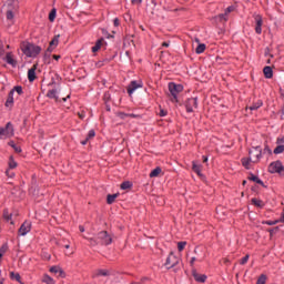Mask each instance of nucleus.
Wrapping results in <instances>:
<instances>
[{"label": "nucleus", "instance_id": "1", "mask_svg": "<svg viewBox=\"0 0 284 284\" xmlns=\"http://www.w3.org/2000/svg\"><path fill=\"white\" fill-rule=\"evenodd\" d=\"M20 50L23 52V54H26V57L29 58H36L39 57V54H41V47L30 42H22L20 44Z\"/></svg>", "mask_w": 284, "mask_h": 284}, {"label": "nucleus", "instance_id": "2", "mask_svg": "<svg viewBox=\"0 0 284 284\" xmlns=\"http://www.w3.org/2000/svg\"><path fill=\"white\" fill-rule=\"evenodd\" d=\"M169 91L172 103H179V94L183 92V85L171 82L169 83Z\"/></svg>", "mask_w": 284, "mask_h": 284}, {"label": "nucleus", "instance_id": "3", "mask_svg": "<svg viewBox=\"0 0 284 284\" xmlns=\"http://www.w3.org/2000/svg\"><path fill=\"white\" fill-rule=\"evenodd\" d=\"M256 152L255 153V158H243L242 161V165L243 168H245V170H250V163H258V161H261V156H263V151L261 150V146H256L255 148Z\"/></svg>", "mask_w": 284, "mask_h": 284}, {"label": "nucleus", "instance_id": "4", "mask_svg": "<svg viewBox=\"0 0 284 284\" xmlns=\"http://www.w3.org/2000/svg\"><path fill=\"white\" fill-rule=\"evenodd\" d=\"M98 241H100L101 245H112L114 235L108 233V231H100L98 233Z\"/></svg>", "mask_w": 284, "mask_h": 284}, {"label": "nucleus", "instance_id": "5", "mask_svg": "<svg viewBox=\"0 0 284 284\" xmlns=\"http://www.w3.org/2000/svg\"><path fill=\"white\" fill-rule=\"evenodd\" d=\"M268 172L271 174H284V166H283V162L281 161H275V162H272L270 165H268Z\"/></svg>", "mask_w": 284, "mask_h": 284}, {"label": "nucleus", "instance_id": "6", "mask_svg": "<svg viewBox=\"0 0 284 284\" xmlns=\"http://www.w3.org/2000/svg\"><path fill=\"white\" fill-rule=\"evenodd\" d=\"M179 261L180 260L179 257H176V255H174V252H170L164 263V266L166 267V270H172V267H176V265L179 264Z\"/></svg>", "mask_w": 284, "mask_h": 284}, {"label": "nucleus", "instance_id": "7", "mask_svg": "<svg viewBox=\"0 0 284 284\" xmlns=\"http://www.w3.org/2000/svg\"><path fill=\"white\" fill-rule=\"evenodd\" d=\"M2 136H14L12 122H8L4 128L0 126V139H2Z\"/></svg>", "mask_w": 284, "mask_h": 284}, {"label": "nucleus", "instance_id": "8", "mask_svg": "<svg viewBox=\"0 0 284 284\" xmlns=\"http://www.w3.org/2000/svg\"><path fill=\"white\" fill-rule=\"evenodd\" d=\"M3 8L6 11L17 12L19 10V0H8Z\"/></svg>", "mask_w": 284, "mask_h": 284}, {"label": "nucleus", "instance_id": "9", "mask_svg": "<svg viewBox=\"0 0 284 284\" xmlns=\"http://www.w3.org/2000/svg\"><path fill=\"white\" fill-rule=\"evenodd\" d=\"M192 276L196 283H205L207 281V275L205 274H199L196 272V268H192Z\"/></svg>", "mask_w": 284, "mask_h": 284}, {"label": "nucleus", "instance_id": "10", "mask_svg": "<svg viewBox=\"0 0 284 284\" xmlns=\"http://www.w3.org/2000/svg\"><path fill=\"white\" fill-rule=\"evenodd\" d=\"M29 193L32 196H39V185L37 184V178L32 176L31 186L29 189Z\"/></svg>", "mask_w": 284, "mask_h": 284}, {"label": "nucleus", "instance_id": "11", "mask_svg": "<svg viewBox=\"0 0 284 284\" xmlns=\"http://www.w3.org/2000/svg\"><path fill=\"white\" fill-rule=\"evenodd\" d=\"M30 230H32V224L28 221L23 222V224L19 229L20 236H26V234H28Z\"/></svg>", "mask_w": 284, "mask_h": 284}, {"label": "nucleus", "instance_id": "12", "mask_svg": "<svg viewBox=\"0 0 284 284\" xmlns=\"http://www.w3.org/2000/svg\"><path fill=\"white\" fill-rule=\"evenodd\" d=\"M255 32L256 34H261L263 32V17L261 14L255 16Z\"/></svg>", "mask_w": 284, "mask_h": 284}, {"label": "nucleus", "instance_id": "13", "mask_svg": "<svg viewBox=\"0 0 284 284\" xmlns=\"http://www.w3.org/2000/svg\"><path fill=\"white\" fill-rule=\"evenodd\" d=\"M197 101H199V99H196V98H190L187 101H186V104H185V106H186V112H194V110L192 109V105H193V108H197Z\"/></svg>", "mask_w": 284, "mask_h": 284}, {"label": "nucleus", "instance_id": "14", "mask_svg": "<svg viewBox=\"0 0 284 284\" xmlns=\"http://www.w3.org/2000/svg\"><path fill=\"white\" fill-rule=\"evenodd\" d=\"M138 88H143V83H139L136 81H131V83L128 87V94H132L134 90H138Z\"/></svg>", "mask_w": 284, "mask_h": 284}, {"label": "nucleus", "instance_id": "15", "mask_svg": "<svg viewBox=\"0 0 284 284\" xmlns=\"http://www.w3.org/2000/svg\"><path fill=\"white\" fill-rule=\"evenodd\" d=\"M37 65L38 64H33V67L28 71V80L30 81V83H32L37 79Z\"/></svg>", "mask_w": 284, "mask_h": 284}, {"label": "nucleus", "instance_id": "16", "mask_svg": "<svg viewBox=\"0 0 284 284\" xmlns=\"http://www.w3.org/2000/svg\"><path fill=\"white\" fill-rule=\"evenodd\" d=\"M247 179L248 181H253L254 183H257V185H262V187H267V185H265V183L262 182V180L258 179V176L254 175L253 173H250Z\"/></svg>", "mask_w": 284, "mask_h": 284}, {"label": "nucleus", "instance_id": "17", "mask_svg": "<svg viewBox=\"0 0 284 284\" xmlns=\"http://www.w3.org/2000/svg\"><path fill=\"white\" fill-rule=\"evenodd\" d=\"M146 10L151 14H154V11L156 10V1L154 0H149L146 3Z\"/></svg>", "mask_w": 284, "mask_h": 284}, {"label": "nucleus", "instance_id": "18", "mask_svg": "<svg viewBox=\"0 0 284 284\" xmlns=\"http://www.w3.org/2000/svg\"><path fill=\"white\" fill-rule=\"evenodd\" d=\"M4 61L9 63V65H12V68H17V60L12 58V53L8 52L7 55L4 57Z\"/></svg>", "mask_w": 284, "mask_h": 284}, {"label": "nucleus", "instance_id": "19", "mask_svg": "<svg viewBox=\"0 0 284 284\" xmlns=\"http://www.w3.org/2000/svg\"><path fill=\"white\" fill-rule=\"evenodd\" d=\"M50 272L52 274H59V276H61V278H64V276H65V272H63L62 268L59 266H51Z\"/></svg>", "mask_w": 284, "mask_h": 284}, {"label": "nucleus", "instance_id": "20", "mask_svg": "<svg viewBox=\"0 0 284 284\" xmlns=\"http://www.w3.org/2000/svg\"><path fill=\"white\" fill-rule=\"evenodd\" d=\"M14 103V90H11L8 94V99L6 101V108H10Z\"/></svg>", "mask_w": 284, "mask_h": 284}, {"label": "nucleus", "instance_id": "21", "mask_svg": "<svg viewBox=\"0 0 284 284\" xmlns=\"http://www.w3.org/2000/svg\"><path fill=\"white\" fill-rule=\"evenodd\" d=\"M263 72L265 79H272V77H274V71L272 70V67H264Z\"/></svg>", "mask_w": 284, "mask_h": 284}, {"label": "nucleus", "instance_id": "22", "mask_svg": "<svg viewBox=\"0 0 284 284\" xmlns=\"http://www.w3.org/2000/svg\"><path fill=\"white\" fill-rule=\"evenodd\" d=\"M251 203H252V205H255V207H260V209L265 207V203L262 200H258L256 197H253L251 200Z\"/></svg>", "mask_w": 284, "mask_h": 284}, {"label": "nucleus", "instance_id": "23", "mask_svg": "<svg viewBox=\"0 0 284 284\" xmlns=\"http://www.w3.org/2000/svg\"><path fill=\"white\" fill-rule=\"evenodd\" d=\"M118 197H119V193L106 195L108 205H112V203H114V201H116Z\"/></svg>", "mask_w": 284, "mask_h": 284}, {"label": "nucleus", "instance_id": "24", "mask_svg": "<svg viewBox=\"0 0 284 284\" xmlns=\"http://www.w3.org/2000/svg\"><path fill=\"white\" fill-rule=\"evenodd\" d=\"M104 39L101 38L95 42V45L92 47V52H99L101 50V47L103 45Z\"/></svg>", "mask_w": 284, "mask_h": 284}, {"label": "nucleus", "instance_id": "25", "mask_svg": "<svg viewBox=\"0 0 284 284\" xmlns=\"http://www.w3.org/2000/svg\"><path fill=\"white\" fill-rule=\"evenodd\" d=\"M215 21H219V23H223V21H227V13H220L214 17Z\"/></svg>", "mask_w": 284, "mask_h": 284}, {"label": "nucleus", "instance_id": "26", "mask_svg": "<svg viewBox=\"0 0 284 284\" xmlns=\"http://www.w3.org/2000/svg\"><path fill=\"white\" fill-rule=\"evenodd\" d=\"M47 97L49 99H54L55 101H59V97L57 95V90L55 89L49 90L48 93H47Z\"/></svg>", "mask_w": 284, "mask_h": 284}, {"label": "nucleus", "instance_id": "27", "mask_svg": "<svg viewBox=\"0 0 284 284\" xmlns=\"http://www.w3.org/2000/svg\"><path fill=\"white\" fill-rule=\"evenodd\" d=\"M10 278L11 281H17L18 283L23 284V282H21V275L19 273L10 272Z\"/></svg>", "mask_w": 284, "mask_h": 284}, {"label": "nucleus", "instance_id": "28", "mask_svg": "<svg viewBox=\"0 0 284 284\" xmlns=\"http://www.w3.org/2000/svg\"><path fill=\"white\" fill-rule=\"evenodd\" d=\"M263 106V101H257L255 103H253L251 106L246 108V110H258V108H262Z\"/></svg>", "mask_w": 284, "mask_h": 284}, {"label": "nucleus", "instance_id": "29", "mask_svg": "<svg viewBox=\"0 0 284 284\" xmlns=\"http://www.w3.org/2000/svg\"><path fill=\"white\" fill-rule=\"evenodd\" d=\"M83 239H87V241H89L90 247H97V245H99V241L94 237L83 236Z\"/></svg>", "mask_w": 284, "mask_h": 284}, {"label": "nucleus", "instance_id": "30", "mask_svg": "<svg viewBox=\"0 0 284 284\" xmlns=\"http://www.w3.org/2000/svg\"><path fill=\"white\" fill-rule=\"evenodd\" d=\"M161 172H162L161 166H158L153 171H151L150 178L154 179V178L159 176V174H161Z\"/></svg>", "mask_w": 284, "mask_h": 284}, {"label": "nucleus", "instance_id": "31", "mask_svg": "<svg viewBox=\"0 0 284 284\" xmlns=\"http://www.w3.org/2000/svg\"><path fill=\"white\" fill-rule=\"evenodd\" d=\"M192 170L193 172H196L197 176L203 178V174L201 173V166L196 165V162H193Z\"/></svg>", "mask_w": 284, "mask_h": 284}, {"label": "nucleus", "instance_id": "32", "mask_svg": "<svg viewBox=\"0 0 284 284\" xmlns=\"http://www.w3.org/2000/svg\"><path fill=\"white\" fill-rule=\"evenodd\" d=\"M42 283L54 284V278H52L50 275L45 274L42 278Z\"/></svg>", "mask_w": 284, "mask_h": 284}, {"label": "nucleus", "instance_id": "33", "mask_svg": "<svg viewBox=\"0 0 284 284\" xmlns=\"http://www.w3.org/2000/svg\"><path fill=\"white\" fill-rule=\"evenodd\" d=\"M267 283V275L261 274L256 281V284H265Z\"/></svg>", "mask_w": 284, "mask_h": 284}, {"label": "nucleus", "instance_id": "34", "mask_svg": "<svg viewBox=\"0 0 284 284\" xmlns=\"http://www.w3.org/2000/svg\"><path fill=\"white\" fill-rule=\"evenodd\" d=\"M205 43L199 44L195 49L196 54H203V52H205Z\"/></svg>", "mask_w": 284, "mask_h": 284}, {"label": "nucleus", "instance_id": "35", "mask_svg": "<svg viewBox=\"0 0 284 284\" xmlns=\"http://www.w3.org/2000/svg\"><path fill=\"white\" fill-rule=\"evenodd\" d=\"M8 145H10V148H12L14 150V152H17V154H20L21 152V146H17V144L14 143V141H10L8 143Z\"/></svg>", "mask_w": 284, "mask_h": 284}, {"label": "nucleus", "instance_id": "36", "mask_svg": "<svg viewBox=\"0 0 284 284\" xmlns=\"http://www.w3.org/2000/svg\"><path fill=\"white\" fill-rule=\"evenodd\" d=\"M60 34H57L53 37V39L50 41L49 45H53L57 48V45H59V39H60Z\"/></svg>", "mask_w": 284, "mask_h": 284}, {"label": "nucleus", "instance_id": "37", "mask_svg": "<svg viewBox=\"0 0 284 284\" xmlns=\"http://www.w3.org/2000/svg\"><path fill=\"white\" fill-rule=\"evenodd\" d=\"M274 154H283L284 153V144H280L277 145L274 151H273Z\"/></svg>", "mask_w": 284, "mask_h": 284}, {"label": "nucleus", "instance_id": "38", "mask_svg": "<svg viewBox=\"0 0 284 284\" xmlns=\"http://www.w3.org/2000/svg\"><path fill=\"white\" fill-rule=\"evenodd\" d=\"M95 276H110V272L108 270H98Z\"/></svg>", "mask_w": 284, "mask_h": 284}, {"label": "nucleus", "instance_id": "39", "mask_svg": "<svg viewBox=\"0 0 284 284\" xmlns=\"http://www.w3.org/2000/svg\"><path fill=\"white\" fill-rule=\"evenodd\" d=\"M13 215H14V213L9 214L8 209H4L3 219H6V221H11Z\"/></svg>", "mask_w": 284, "mask_h": 284}, {"label": "nucleus", "instance_id": "40", "mask_svg": "<svg viewBox=\"0 0 284 284\" xmlns=\"http://www.w3.org/2000/svg\"><path fill=\"white\" fill-rule=\"evenodd\" d=\"M121 190H130L132 187V182L125 181L120 185Z\"/></svg>", "mask_w": 284, "mask_h": 284}, {"label": "nucleus", "instance_id": "41", "mask_svg": "<svg viewBox=\"0 0 284 284\" xmlns=\"http://www.w3.org/2000/svg\"><path fill=\"white\" fill-rule=\"evenodd\" d=\"M9 168L10 170H14V168H17V162H14V156H10L9 158Z\"/></svg>", "mask_w": 284, "mask_h": 284}, {"label": "nucleus", "instance_id": "42", "mask_svg": "<svg viewBox=\"0 0 284 284\" xmlns=\"http://www.w3.org/2000/svg\"><path fill=\"white\" fill-rule=\"evenodd\" d=\"M17 11H6V17H7V20L8 21H12V19H14V13H16Z\"/></svg>", "mask_w": 284, "mask_h": 284}, {"label": "nucleus", "instance_id": "43", "mask_svg": "<svg viewBox=\"0 0 284 284\" xmlns=\"http://www.w3.org/2000/svg\"><path fill=\"white\" fill-rule=\"evenodd\" d=\"M123 63H130V51H125V53L122 55Z\"/></svg>", "mask_w": 284, "mask_h": 284}, {"label": "nucleus", "instance_id": "44", "mask_svg": "<svg viewBox=\"0 0 284 284\" xmlns=\"http://www.w3.org/2000/svg\"><path fill=\"white\" fill-rule=\"evenodd\" d=\"M57 19V9H52L49 14V21H54Z\"/></svg>", "mask_w": 284, "mask_h": 284}, {"label": "nucleus", "instance_id": "45", "mask_svg": "<svg viewBox=\"0 0 284 284\" xmlns=\"http://www.w3.org/2000/svg\"><path fill=\"white\" fill-rule=\"evenodd\" d=\"M187 245V242H179L178 243V250L179 252H183L185 250V246Z\"/></svg>", "mask_w": 284, "mask_h": 284}, {"label": "nucleus", "instance_id": "46", "mask_svg": "<svg viewBox=\"0 0 284 284\" xmlns=\"http://www.w3.org/2000/svg\"><path fill=\"white\" fill-rule=\"evenodd\" d=\"M8 252V244H3L0 248V258H3V254Z\"/></svg>", "mask_w": 284, "mask_h": 284}, {"label": "nucleus", "instance_id": "47", "mask_svg": "<svg viewBox=\"0 0 284 284\" xmlns=\"http://www.w3.org/2000/svg\"><path fill=\"white\" fill-rule=\"evenodd\" d=\"M13 92H17L19 95L23 94V87L17 85L13 89Z\"/></svg>", "mask_w": 284, "mask_h": 284}, {"label": "nucleus", "instance_id": "48", "mask_svg": "<svg viewBox=\"0 0 284 284\" xmlns=\"http://www.w3.org/2000/svg\"><path fill=\"white\" fill-rule=\"evenodd\" d=\"M278 230H280L278 226H275L273 229H268L271 239H272V236H274V234H276V232H278Z\"/></svg>", "mask_w": 284, "mask_h": 284}, {"label": "nucleus", "instance_id": "49", "mask_svg": "<svg viewBox=\"0 0 284 284\" xmlns=\"http://www.w3.org/2000/svg\"><path fill=\"white\" fill-rule=\"evenodd\" d=\"M94 136H97V132H94V130H90L87 135V139L90 141V139H94Z\"/></svg>", "mask_w": 284, "mask_h": 284}, {"label": "nucleus", "instance_id": "50", "mask_svg": "<svg viewBox=\"0 0 284 284\" xmlns=\"http://www.w3.org/2000/svg\"><path fill=\"white\" fill-rule=\"evenodd\" d=\"M247 261H250V254H246L240 262L241 265H245V263H247Z\"/></svg>", "mask_w": 284, "mask_h": 284}, {"label": "nucleus", "instance_id": "51", "mask_svg": "<svg viewBox=\"0 0 284 284\" xmlns=\"http://www.w3.org/2000/svg\"><path fill=\"white\" fill-rule=\"evenodd\" d=\"M231 12H234V7L231 6L229 8L225 9L224 13L229 17Z\"/></svg>", "mask_w": 284, "mask_h": 284}, {"label": "nucleus", "instance_id": "52", "mask_svg": "<svg viewBox=\"0 0 284 284\" xmlns=\"http://www.w3.org/2000/svg\"><path fill=\"white\" fill-rule=\"evenodd\" d=\"M265 223V225H276V223H281L280 220H275V221H266V222H263Z\"/></svg>", "mask_w": 284, "mask_h": 284}, {"label": "nucleus", "instance_id": "53", "mask_svg": "<svg viewBox=\"0 0 284 284\" xmlns=\"http://www.w3.org/2000/svg\"><path fill=\"white\" fill-rule=\"evenodd\" d=\"M116 116H119L120 119L124 120V119H128V113L118 112Z\"/></svg>", "mask_w": 284, "mask_h": 284}, {"label": "nucleus", "instance_id": "54", "mask_svg": "<svg viewBox=\"0 0 284 284\" xmlns=\"http://www.w3.org/2000/svg\"><path fill=\"white\" fill-rule=\"evenodd\" d=\"M131 3L133 6H141V3H143V0H131Z\"/></svg>", "mask_w": 284, "mask_h": 284}, {"label": "nucleus", "instance_id": "55", "mask_svg": "<svg viewBox=\"0 0 284 284\" xmlns=\"http://www.w3.org/2000/svg\"><path fill=\"white\" fill-rule=\"evenodd\" d=\"M43 59L44 61H50V52L45 51Z\"/></svg>", "mask_w": 284, "mask_h": 284}, {"label": "nucleus", "instance_id": "56", "mask_svg": "<svg viewBox=\"0 0 284 284\" xmlns=\"http://www.w3.org/2000/svg\"><path fill=\"white\" fill-rule=\"evenodd\" d=\"M113 24L115 26V28H119V26H121L119 18H115L113 20Z\"/></svg>", "mask_w": 284, "mask_h": 284}, {"label": "nucleus", "instance_id": "57", "mask_svg": "<svg viewBox=\"0 0 284 284\" xmlns=\"http://www.w3.org/2000/svg\"><path fill=\"white\" fill-rule=\"evenodd\" d=\"M159 115L160 116H166L168 115V111L161 109Z\"/></svg>", "mask_w": 284, "mask_h": 284}, {"label": "nucleus", "instance_id": "58", "mask_svg": "<svg viewBox=\"0 0 284 284\" xmlns=\"http://www.w3.org/2000/svg\"><path fill=\"white\" fill-rule=\"evenodd\" d=\"M54 48L57 47H53L52 44H49L48 49H47V52H54Z\"/></svg>", "mask_w": 284, "mask_h": 284}, {"label": "nucleus", "instance_id": "59", "mask_svg": "<svg viewBox=\"0 0 284 284\" xmlns=\"http://www.w3.org/2000/svg\"><path fill=\"white\" fill-rule=\"evenodd\" d=\"M108 101H110V94L109 93H104V102L108 103Z\"/></svg>", "mask_w": 284, "mask_h": 284}, {"label": "nucleus", "instance_id": "60", "mask_svg": "<svg viewBox=\"0 0 284 284\" xmlns=\"http://www.w3.org/2000/svg\"><path fill=\"white\" fill-rule=\"evenodd\" d=\"M196 262V257H192L190 261L191 267H194V263Z\"/></svg>", "mask_w": 284, "mask_h": 284}, {"label": "nucleus", "instance_id": "61", "mask_svg": "<svg viewBox=\"0 0 284 284\" xmlns=\"http://www.w3.org/2000/svg\"><path fill=\"white\" fill-rule=\"evenodd\" d=\"M276 143H278V144L284 143V136L283 138H278Z\"/></svg>", "mask_w": 284, "mask_h": 284}, {"label": "nucleus", "instance_id": "62", "mask_svg": "<svg viewBox=\"0 0 284 284\" xmlns=\"http://www.w3.org/2000/svg\"><path fill=\"white\" fill-rule=\"evenodd\" d=\"M90 140L87 138L85 140H83L82 142H81V144L82 145H88V142H89Z\"/></svg>", "mask_w": 284, "mask_h": 284}, {"label": "nucleus", "instance_id": "63", "mask_svg": "<svg viewBox=\"0 0 284 284\" xmlns=\"http://www.w3.org/2000/svg\"><path fill=\"white\" fill-rule=\"evenodd\" d=\"M145 281H150V278H149V277H142L140 283H141V284H142V283H145Z\"/></svg>", "mask_w": 284, "mask_h": 284}, {"label": "nucleus", "instance_id": "64", "mask_svg": "<svg viewBox=\"0 0 284 284\" xmlns=\"http://www.w3.org/2000/svg\"><path fill=\"white\" fill-rule=\"evenodd\" d=\"M53 59H54L55 61H59V59H61V55L53 54Z\"/></svg>", "mask_w": 284, "mask_h": 284}]
</instances>
